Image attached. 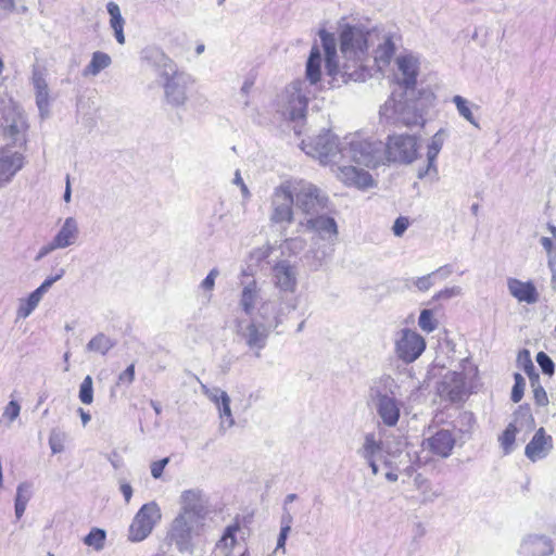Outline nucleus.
<instances>
[{"instance_id":"1","label":"nucleus","mask_w":556,"mask_h":556,"mask_svg":"<svg viewBox=\"0 0 556 556\" xmlns=\"http://www.w3.org/2000/svg\"><path fill=\"white\" fill-rule=\"evenodd\" d=\"M318 36L325 52L326 74L333 86L349 81H364L368 76L365 61L368 56L370 33L359 25L345 24L340 30V52L342 63L337 62V39L333 34L320 29Z\"/></svg>"},{"instance_id":"2","label":"nucleus","mask_w":556,"mask_h":556,"mask_svg":"<svg viewBox=\"0 0 556 556\" xmlns=\"http://www.w3.org/2000/svg\"><path fill=\"white\" fill-rule=\"evenodd\" d=\"M208 514V501L199 489L185 490L179 497V511L172 520L166 540L180 553H191L194 540L202 535Z\"/></svg>"},{"instance_id":"3","label":"nucleus","mask_w":556,"mask_h":556,"mask_svg":"<svg viewBox=\"0 0 556 556\" xmlns=\"http://www.w3.org/2000/svg\"><path fill=\"white\" fill-rule=\"evenodd\" d=\"M281 324L280 306L276 302L267 300L257 307L256 315L250 317L249 321L238 323L237 333L247 346L254 352V355L260 357L261 351L267 345L270 332Z\"/></svg>"},{"instance_id":"4","label":"nucleus","mask_w":556,"mask_h":556,"mask_svg":"<svg viewBox=\"0 0 556 556\" xmlns=\"http://www.w3.org/2000/svg\"><path fill=\"white\" fill-rule=\"evenodd\" d=\"M397 389V383L390 375L374 379L369 387L368 399L383 425L388 427H394L401 416L402 403L396 399Z\"/></svg>"},{"instance_id":"5","label":"nucleus","mask_w":556,"mask_h":556,"mask_svg":"<svg viewBox=\"0 0 556 556\" xmlns=\"http://www.w3.org/2000/svg\"><path fill=\"white\" fill-rule=\"evenodd\" d=\"M399 97L400 99H396V91L392 92V96L380 108V117L392 125L407 127L422 125L425 119L419 100L408 98V93L405 91Z\"/></svg>"},{"instance_id":"6","label":"nucleus","mask_w":556,"mask_h":556,"mask_svg":"<svg viewBox=\"0 0 556 556\" xmlns=\"http://www.w3.org/2000/svg\"><path fill=\"white\" fill-rule=\"evenodd\" d=\"M313 93L306 80L296 79L278 96L277 112L286 119L300 122L305 118L309 97Z\"/></svg>"},{"instance_id":"7","label":"nucleus","mask_w":556,"mask_h":556,"mask_svg":"<svg viewBox=\"0 0 556 556\" xmlns=\"http://www.w3.org/2000/svg\"><path fill=\"white\" fill-rule=\"evenodd\" d=\"M383 142L374 138L363 139L353 137L343 147V159H349L366 167H377L384 164Z\"/></svg>"},{"instance_id":"8","label":"nucleus","mask_w":556,"mask_h":556,"mask_svg":"<svg viewBox=\"0 0 556 556\" xmlns=\"http://www.w3.org/2000/svg\"><path fill=\"white\" fill-rule=\"evenodd\" d=\"M295 206L311 217L329 211L328 197L312 182L292 179Z\"/></svg>"},{"instance_id":"9","label":"nucleus","mask_w":556,"mask_h":556,"mask_svg":"<svg viewBox=\"0 0 556 556\" xmlns=\"http://www.w3.org/2000/svg\"><path fill=\"white\" fill-rule=\"evenodd\" d=\"M162 87L164 90V102L175 109L182 108L188 102V90L194 84L193 77L178 67L169 73L163 74Z\"/></svg>"},{"instance_id":"10","label":"nucleus","mask_w":556,"mask_h":556,"mask_svg":"<svg viewBox=\"0 0 556 556\" xmlns=\"http://www.w3.org/2000/svg\"><path fill=\"white\" fill-rule=\"evenodd\" d=\"M295 205L292 179L282 181L277 186L270 199V222L279 225H290L293 223Z\"/></svg>"},{"instance_id":"11","label":"nucleus","mask_w":556,"mask_h":556,"mask_svg":"<svg viewBox=\"0 0 556 556\" xmlns=\"http://www.w3.org/2000/svg\"><path fill=\"white\" fill-rule=\"evenodd\" d=\"M382 151L384 163L409 164L417 157V138L410 135L388 136Z\"/></svg>"},{"instance_id":"12","label":"nucleus","mask_w":556,"mask_h":556,"mask_svg":"<svg viewBox=\"0 0 556 556\" xmlns=\"http://www.w3.org/2000/svg\"><path fill=\"white\" fill-rule=\"evenodd\" d=\"M161 519L162 513L156 502L152 501L143 504L136 513L129 526V541L141 542L147 539Z\"/></svg>"},{"instance_id":"13","label":"nucleus","mask_w":556,"mask_h":556,"mask_svg":"<svg viewBox=\"0 0 556 556\" xmlns=\"http://www.w3.org/2000/svg\"><path fill=\"white\" fill-rule=\"evenodd\" d=\"M304 149L308 155L318 159L324 165H334L343 160V147H340L338 137L330 131L316 136Z\"/></svg>"},{"instance_id":"14","label":"nucleus","mask_w":556,"mask_h":556,"mask_svg":"<svg viewBox=\"0 0 556 556\" xmlns=\"http://www.w3.org/2000/svg\"><path fill=\"white\" fill-rule=\"evenodd\" d=\"M425 350L426 340L418 332L408 328L399 331L394 342V352L403 363H414Z\"/></svg>"},{"instance_id":"15","label":"nucleus","mask_w":556,"mask_h":556,"mask_svg":"<svg viewBox=\"0 0 556 556\" xmlns=\"http://www.w3.org/2000/svg\"><path fill=\"white\" fill-rule=\"evenodd\" d=\"M438 390L441 397L452 403L463 402L468 396L466 376L460 371H450L444 375Z\"/></svg>"},{"instance_id":"16","label":"nucleus","mask_w":556,"mask_h":556,"mask_svg":"<svg viewBox=\"0 0 556 556\" xmlns=\"http://www.w3.org/2000/svg\"><path fill=\"white\" fill-rule=\"evenodd\" d=\"M25 156L11 148L0 149V189L7 187L24 167Z\"/></svg>"},{"instance_id":"17","label":"nucleus","mask_w":556,"mask_h":556,"mask_svg":"<svg viewBox=\"0 0 556 556\" xmlns=\"http://www.w3.org/2000/svg\"><path fill=\"white\" fill-rule=\"evenodd\" d=\"M554 553L553 540L546 534L530 533L519 544V556H551Z\"/></svg>"},{"instance_id":"18","label":"nucleus","mask_w":556,"mask_h":556,"mask_svg":"<svg viewBox=\"0 0 556 556\" xmlns=\"http://www.w3.org/2000/svg\"><path fill=\"white\" fill-rule=\"evenodd\" d=\"M534 422L533 416L528 405H521L515 412V420L510 422L500 437L501 446L505 455L511 453L516 434L518 432L517 424L520 426H530Z\"/></svg>"},{"instance_id":"19","label":"nucleus","mask_w":556,"mask_h":556,"mask_svg":"<svg viewBox=\"0 0 556 556\" xmlns=\"http://www.w3.org/2000/svg\"><path fill=\"white\" fill-rule=\"evenodd\" d=\"M273 280L281 292L293 293L298 286V270L289 261H278L271 266Z\"/></svg>"},{"instance_id":"20","label":"nucleus","mask_w":556,"mask_h":556,"mask_svg":"<svg viewBox=\"0 0 556 556\" xmlns=\"http://www.w3.org/2000/svg\"><path fill=\"white\" fill-rule=\"evenodd\" d=\"M327 212L314 215L302 223L306 229L316 232L321 240L334 244L338 238V225L334 218L327 216Z\"/></svg>"},{"instance_id":"21","label":"nucleus","mask_w":556,"mask_h":556,"mask_svg":"<svg viewBox=\"0 0 556 556\" xmlns=\"http://www.w3.org/2000/svg\"><path fill=\"white\" fill-rule=\"evenodd\" d=\"M457 439L453 431L440 429L425 441V446L432 454L447 458L455 446Z\"/></svg>"},{"instance_id":"22","label":"nucleus","mask_w":556,"mask_h":556,"mask_svg":"<svg viewBox=\"0 0 556 556\" xmlns=\"http://www.w3.org/2000/svg\"><path fill=\"white\" fill-rule=\"evenodd\" d=\"M401 77L397 78L399 87L406 93L414 94L418 76V62L413 55H401L396 59Z\"/></svg>"},{"instance_id":"23","label":"nucleus","mask_w":556,"mask_h":556,"mask_svg":"<svg viewBox=\"0 0 556 556\" xmlns=\"http://www.w3.org/2000/svg\"><path fill=\"white\" fill-rule=\"evenodd\" d=\"M447 138V132L445 129H439L431 138L428 144L427 151V166L425 168L419 169L418 178L422 179L426 176H432L433 179H438V167L435 164L438 154L440 153L445 139Z\"/></svg>"},{"instance_id":"24","label":"nucleus","mask_w":556,"mask_h":556,"mask_svg":"<svg viewBox=\"0 0 556 556\" xmlns=\"http://www.w3.org/2000/svg\"><path fill=\"white\" fill-rule=\"evenodd\" d=\"M242 289L240 292L239 306L242 312L252 317L254 316V311L256 305H260L264 302L261 296L262 289L258 286L257 281L254 278L248 279L247 281H242Z\"/></svg>"},{"instance_id":"25","label":"nucleus","mask_w":556,"mask_h":556,"mask_svg":"<svg viewBox=\"0 0 556 556\" xmlns=\"http://www.w3.org/2000/svg\"><path fill=\"white\" fill-rule=\"evenodd\" d=\"M552 448L553 439L551 435L546 434L544 428L541 427L526 445L525 454L531 462H536L545 458Z\"/></svg>"},{"instance_id":"26","label":"nucleus","mask_w":556,"mask_h":556,"mask_svg":"<svg viewBox=\"0 0 556 556\" xmlns=\"http://www.w3.org/2000/svg\"><path fill=\"white\" fill-rule=\"evenodd\" d=\"M337 177L346 186H353L358 189H367L374 184L372 177L368 172L351 165L338 166Z\"/></svg>"},{"instance_id":"27","label":"nucleus","mask_w":556,"mask_h":556,"mask_svg":"<svg viewBox=\"0 0 556 556\" xmlns=\"http://www.w3.org/2000/svg\"><path fill=\"white\" fill-rule=\"evenodd\" d=\"M141 59L159 72L160 78L163 77V74L169 73L178 67L177 64L157 47L144 48L141 52Z\"/></svg>"},{"instance_id":"28","label":"nucleus","mask_w":556,"mask_h":556,"mask_svg":"<svg viewBox=\"0 0 556 556\" xmlns=\"http://www.w3.org/2000/svg\"><path fill=\"white\" fill-rule=\"evenodd\" d=\"M507 288L510 295L519 302L534 304L539 300L538 290L532 281H521L517 278H508Z\"/></svg>"},{"instance_id":"29","label":"nucleus","mask_w":556,"mask_h":556,"mask_svg":"<svg viewBox=\"0 0 556 556\" xmlns=\"http://www.w3.org/2000/svg\"><path fill=\"white\" fill-rule=\"evenodd\" d=\"M78 237L79 227L77 220L74 217H67L52 240L59 249H65L74 245Z\"/></svg>"},{"instance_id":"30","label":"nucleus","mask_w":556,"mask_h":556,"mask_svg":"<svg viewBox=\"0 0 556 556\" xmlns=\"http://www.w3.org/2000/svg\"><path fill=\"white\" fill-rule=\"evenodd\" d=\"M409 462V454L406 451L397 448L394 453L386 452L383 464L386 467L390 468V471L386 473L387 480L390 482L397 481V471H406L409 466H402L407 465Z\"/></svg>"},{"instance_id":"31","label":"nucleus","mask_w":556,"mask_h":556,"mask_svg":"<svg viewBox=\"0 0 556 556\" xmlns=\"http://www.w3.org/2000/svg\"><path fill=\"white\" fill-rule=\"evenodd\" d=\"M4 136L11 139L14 143H17L22 139V134L26 128V122L24 116L18 112H8L3 116L1 124Z\"/></svg>"},{"instance_id":"32","label":"nucleus","mask_w":556,"mask_h":556,"mask_svg":"<svg viewBox=\"0 0 556 556\" xmlns=\"http://www.w3.org/2000/svg\"><path fill=\"white\" fill-rule=\"evenodd\" d=\"M357 454L364 460L384 459L383 443L375 432L366 433L362 446L357 450Z\"/></svg>"},{"instance_id":"33","label":"nucleus","mask_w":556,"mask_h":556,"mask_svg":"<svg viewBox=\"0 0 556 556\" xmlns=\"http://www.w3.org/2000/svg\"><path fill=\"white\" fill-rule=\"evenodd\" d=\"M321 51L317 45H314L311 49L307 62H306V71L304 80L307 81L309 89L312 86L317 84L320 80L321 76Z\"/></svg>"},{"instance_id":"34","label":"nucleus","mask_w":556,"mask_h":556,"mask_svg":"<svg viewBox=\"0 0 556 556\" xmlns=\"http://www.w3.org/2000/svg\"><path fill=\"white\" fill-rule=\"evenodd\" d=\"M106 11L110 15V26L114 31V37L119 45L125 43L124 25L125 20L122 16L121 9L117 3L110 1L106 4Z\"/></svg>"},{"instance_id":"35","label":"nucleus","mask_w":556,"mask_h":556,"mask_svg":"<svg viewBox=\"0 0 556 556\" xmlns=\"http://www.w3.org/2000/svg\"><path fill=\"white\" fill-rule=\"evenodd\" d=\"M274 252L275 248L268 243L253 249L249 255V267L256 266L260 267L262 270L266 269L267 266L271 268V266L274 265V260L271 258Z\"/></svg>"},{"instance_id":"36","label":"nucleus","mask_w":556,"mask_h":556,"mask_svg":"<svg viewBox=\"0 0 556 556\" xmlns=\"http://www.w3.org/2000/svg\"><path fill=\"white\" fill-rule=\"evenodd\" d=\"M333 245L330 242L328 244L319 245L316 249H311L306 254L305 258L309 262V266L314 269L319 268L327 260L332 256Z\"/></svg>"},{"instance_id":"37","label":"nucleus","mask_w":556,"mask_h":556,"mask_svg":"<svg viewBox=\"0 0 556 556\" xmlns=\"http://www.w3.org/2000/svg\"><path fill=\"white\" fill-rule=\"evenodd\" d=\"M112 63L111 56L102 51H96L92 53L89 64L85 67L84 76H97L101 71L109 67Z\"/></svg>"},{"instance_id":"38","label":"nucleus","mask_w":556,"mask_h":556,"mask_svg":"<svg viewBox=\"0 0 556 556\" xmlns=\"http://www.w3.org/2000/svg\"><path fill=\"white\" fill-rule=\"evenodd\" d=\"M517 366L522 369L530 380V384H534L539 380L540 375L538 374L535 366L531 359L529 350L522 349L517 355Z\"/></svg>"},{"instance_id":"39","label":"nucleus","mask_w":556,"mask_h":556,"mask_svg":"<svg viewBox=\"0 0 556 556\" xmlns=\"http://www.w3.org/2000/svg\"><path fill=\"white\" fill-rule=\"evenodd\" d=\"M42 296L40 292L34 290L26 299H22L16 311L17 317L27 318L36 309Z\"/></svg>"},{"instance_id":"40","label":"nucleus","mask_w":556,"mask_h":556,"mask_svg":"<svg viewBox=\"0 0 556 556\" xmlns=\"http://www.w3.org/2000/svg\"><path fill=\"white\" fill-rule=\"evenodd\" d=\"M115 341L106 334L100 332L96 334L86 345L87 351L105 355L112 348Z\"/></svg>"},{"instance_id":"41","label":"nucleus","mask_w":556,"mask_h":556,"mask_svg":"<svg viewBox=\"0 0 556 556\" xmlns=\"http://www.w3.org/2000/svg\"><path fill=\"white\" fill-rule=\"evenodd\" d=\"M239 529L240 526L238 523L228 526L225 529L222 539L216 544V548L219 549L226 556H228V553L236 544V533L239 531Z\"/></svg>"},{"instance_id":"42","label":"nucleus","mask_w":556,"mask_h":556,"mask_svg":"<svg viewBox=\"0 0 556 556\" xmlns=\"http://www.w3.org/2000/svg\"><path fill=\"white\" fill-rule=\"evenodd\" d=\"M395 52V46L391 38H386V40L378 46L375 51V61L378 64L387 65L390 63L393 54Z\"/></svg>"},{"instance_id":"43","label":"nucleus","mask_w":556,"mask_h":556,"mask_svg":"<svg viewBox=\"0 0 556 556\" xmlns=\"http://www.w3.org/2000/svg\"><path fill=\"white\" fill-rule=\"evenodd\" d=\"M452 101L456 105L457 112L463 118H465L476 128H480L479 123L471 112L470 103L467 99L462 96H454Z\"/></svg>"},{"instance_id":"44","label":"nucleus","mask_w":556,"mask_h":556,"mask_svg":"<svg viewBox=\"0 0 556 556\" xmlns=\"http://www.w3.org/2000/svg\"><path fill=\"white\" fill-rule=\"evenodd\" d=\"M230 402V399H224V403H220L219 407H217L218 415L220 418L219 430L223 433L235 426V419L231 413Z\"/></svg>"},{"instance_id":"45","label":"nucleus","mask_w":556,"mask_h":556,"mask_svg":"<svg viewBox=\"0 0 556 556\" xmlns=\"http://www.w3.org/2000/svg\"><path fill=\"white\" fill-rule=\"evenodd\" d=\"M475 422L476 418L473 414L465 410L459 413V415L454 420V428L457 429L460 434H470Z\"/></svg>"},{"instance_id":"46","label":"nucleus","mask_w":556,"mask_h":556,"mask_svg":"<svg viewBox=\"0 0 556 556\" xmlns=\"http://www.w3.org/2000/svg\"><path fill=\"white\" fill-rule=\"evenodd\" d=\"M106 533L103 529L93 528L84 538V543L93 547L97 552L102 551L105 545Z\"/></svg>"},{"instance_id":"47","label":"nucleus","mask_w":556,"mask_h":556,"mask_svg":"<svg viewBox=\"0 0 556 556\" xmlns=\"http://www.w3.org/2000/svg\"><path fill=\"white\" fill-rule=\"evenodd\" d=\"M293 522V517L289 511H285L281 516V528L277 539L276 551L282 549L285 552L286 541L291 531V525Z\"/></svg>"},{"instance_id":"48","label":"nucleus","mask_w":556,"mask_h":556,"mask_svg":"<svg viewBox=\"0 0 556 556\" xmlns=\"http://www.w3.org/2000/svg\"><path fill=\"white\" fill-rule=\"evenodd\" d=\"M36 105L39 111L40 117L47 118L50 115V90H34Z\"/></svg>"},{"instance_id":"49","label":"nucleus","mask_w":556,"mask_h":556,"mask_svg":"<svg viewBox=\"0 0 556 556\" xmlns=\"http://www.w3.org/2000/svg\"><path fill=\"white\" fill-rule=\"evenodd\" d=\"M47 70L45 67L35 65L31 71V84L34 90H50L47 80Z\"/></svg>"},{"instance_id":"50","label":"nucleus","mask_w":556,"mask_h":556,"mask_svg":"<svg viewBox=\"0 0 556 556\" xmlns=\"http://www.w3.org/2000/svg\"><path fill=\"white\" fill-rule=\"evenodd\" d=\"M201 390L203 394L216 405V408L219 407L220 403H224V399H230L226 391L217 387L210 388L201 383Z\"/></svg>"},{"instance_id":"51","label":"nucleus","mask_w":556,"mask_h":556,"mask_svg":"<svg viewBox=\"0 0 556 556\" xmlns=\"http://www.w3.org/2000/svg\"><path fill=\"white\" fill-rule=\"evenodd\" d=\"M78 397L80 402L86 405L93 402V382L91 376H86L81 381Z\"/></svg>"},{"instance_id":"52","label":"nucleus","mask_w":556,"mask_h":556,"mask_svg":"<svg viewBox=\"0 0 556 556\" xmlns=\"http://www.w3.org/2000/svg\"><path fill=\"white\" fill-rule=\"evenodd\" d=\"M418 326L421 330L430 333L438 327V321L434 319L433 313L431 309L425 308L420 312L418 318Z\"/></svg>"},{"instance_id":"53","label":"nucleus","mask_w":556,"mask_h":556,"mask_svg":"<svg viewBox=\"0 0 556 556\" xmlns=\"http://www.w3.org/2000/svg\"><path fill=\"white\" fill-rule=\"evenodd\" d=\"M536 363L539 364L542 372L552 377L555 372V364L553 359L545 353L539 352L535 357Z\"/></svg>"},{"instance_id":"54","label":"nucleus","mask_w":556,"mask_h":556,"mask_svg":"<svg viewBox=\"0 0 556 556\" xmlns=\"http://www.w3.org/2000/svg\"><path fill=\"white\" fill-rule=\"evenodd\" d=\"M514 380H515V383L511 389V401L514 403H518L521 401V399L523 396L526 381H525V378L519 372L514 374Z\"/></svg>"},{"instance_id":"55","label":"nucleus","mask_w":556,"mask_h":556,"mask_svg":"<svg viewBox=\"0 0 556 556\" xmlns=\"http://www.w3.org/2000/svg\"><path fill=\"white\" fill-rule=\"evenodd\" d=\"M64 434L60 431L52 430L49 437V445L53 454H59L64 450Z\"/></svg>"},{"instance_id":"56","label":"nucleus","mask_w":556,"mask_h":556,"mask_svg":"<svg viewBox=\"0 0 556 556\" xmlns=\"http://www.w3.org/2000/svg\"><path fill=\"white\" fill-rule=\"evenodd\" d=\"M31 497V484L29 482H22L17 485L15 502L24 503L27 505Z\"/></svg>"},{"instance_id":"57","label":"nucleus","mask_w":556,"mask_h":556,"mask_svg":"<svg viewBox=\"0 0 556 556\" xmlns=\"http://www.w3.org/2000/svg\"><path fill=\"white\" fill-rule=\"evenodd\" d=\"M410 281L419 291L425 292L434 285V274L430 273L422 277L413 278Z\"/></svg>"},{"instance_id":"58","label":"nucleus","mask_w":556,"mask_h":556,"mask_svg":"<svg viewBox=\"0 0 556 556\" xmlns=\"http://www.w3.org/2000/svg\"><path fill=\"white\" fill-rule=\"evenodd\" d=\"M65 275V269L60 268L58 269L56 274L53 276L47 277L43 282L36 289L38 292H40L42 295L49 291V289L52 287L54 282L60 280Z\"/></svg>"},{"instance_id":"59","label":"nucleus","mask_w":556,"mask_h":556,"mask_svg":"<svg viewBox=\"0 0 556 556\" xmlns=\"http://www.w3.org/2000/svg\"><path fill=\"white\" fill-rule=\"evenodd\" d=\"M135 380V364H130L124 371L117 377V386L129 387Z\"/></svg>"},{"instance_id":"60","label":"nucleus","mask_w":556,"mask_h":556,"mask_svg":"<svg viewBox=\"0 0 556 556\" xmlns=\"http://www.w3.org/2000/svg\"><path fill=\"white\" fill-rule=\"evenodd\" d=\"M531 387L533 388V397H534L535 403L539 406L547 405L548 397H547L546 391L540 383V379L536 382H534V384H531Z\"/></svg>"},{"instance_id":"61","label":"nucleus","mask_w":556,"mask_h":556,"mask_svg":"<svg viewBox=\"0 0 556 556\" xmlns=\"http://www.w3.org/2000/svg\"><path fill=\"white\" fill-rule=\"evenodd\" d=\"M20 412L21 405L18 404V402L15 400H11L5 406L2 417L7 418L10 422H12L20 416Z\"/></svg>"},{"instance_id":"62","label":"nucleus","mask_w":556,"mask_h":556,"mask_svg":"<svg viewBox=\"0 0 556 556\" xmlns=\"http://www.w3.org/2000/svg\"><path fill=\"white\" fill-rule=\"evenodd\" d=\"M409 226V219L406 216H399L393 226L392 231L395 237H402Z\"/></svg>"},{"instance_id":"63","label":"nucleus","mask_w":556,"mask_h":556,"mask_svg":"<svg viewBox=\"0 0 556 556\" xmlns=\"http://www.w3.org/2000/svg\"><path fill=\"white\" fill-rule=\"evenodd\" d=\"M462 293V288L458 287V286H454V287H451V288H445L441 291H439L434 296L433 299L434 300H447V299H452L454 296H457Z\"/></svg>"},{"instance_id":"64","label":"nucleus","mask_w":556,"mask_h":556,"mask_svg":"<svg viewBox=\"0 0 556 556\" xmlns=\"http://www.w3.org/2000/svg\"><path fill=\"white\" fill-rule=\"evenodd\" d=\"M218 275L219 271L217 268L211 269L207 276L202 280L201 288L210 291L213 290L215 286V279L217 278Z\"/></svg>"}]
</instances>
